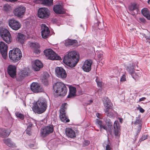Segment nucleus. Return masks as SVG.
Here are the masks:
<instances>
[{
	"instance_id": "58",
	"label": "nucleus",
	"mask_w": 150,
	"mask_h": 150,
	"mask_svg": "<svg viewBox=\"0 0 150 150\" xmlns=\"http://www.w3.org/2000/svg\"><path fill=\"white\" fill-rule=\"evenodd\" d=\"M99 115V114L98 113L96 114L97 116V117L98 118H100L98 117V115Z\"/></svg>"
},
{
	"instance_id": "29",
	"label": "nucleus",
	"mask_w": 150,
	"mask_h": 150,
	"mask_svg": "<svg viewBox=\"0 0 150 150\" xmlns=\"http://www.w3.org/2000/svg\"><path fill=\"white\" fill-rule=\"evenodd\" d=\"M65 45L67 46L69 45H75L77 43V41L75 40H72L70 39H68L65 41Z\"/></svg>"
},
{
	"instance_id": "12",
	"label": "nucleus",
	"mask_w": 150,
	"mask_h": 150,
	"mask_svg": "<svg viewBox=\"0 0 150 150\" xmlns=\"http://www.w3.org/2000/svg\"><path fill=\"white\" fill-rule=\"evenodd\" d=\"M8 46L4 42H0V51L4 59H6L7 55Z\"/></svg>"
},
{
	"instance_id": "63",
	"label": "nucleus",
	"mask_w": 150,
	"mask_h": 150,
	"mask_svg": "<svg viewBox=\"0 0 150 150\" xmlns=\"http://www.w3.org/2000/svg\"><path fill=\"white\" fill-rule=\"evenodd\" d=\"M23 72L22 73V76H23Z\"/></svg>"
},
{
	"instance_id": "55",
	"label": "nucleus",
	"mask_w": 150,
	"mask_h": 150,
	"mask_svg": "<svg viewBox=\"0 0 150 150\" xmlns=\"http://www.w3.org/2000/svg\"><path fill=\"white\" fill-rule=\"evenodd\" d=\"M33 126L32 124L31 123H29L28 126L27 128H31Z\"/></svg>"
},
{
	"instance_id": "45",
	"label": "nucleus",
	"mask_w": 150,
	"mask_h": 150,
	"mask_svg": "<svg viewBox=\"0 0 150 150\" xmlns=\"http://www.w3.org/2000/svg\"><path fill=\"white\" fill-rule=\"evenodd\" d=\"M96 81L97 83L98 86H99L101 88L102 86V82L98 81L97 79H96Z\"/></svg>"
},
{
	"instance_id": "32",
	"label": "nucleus",
	"mask_w": 150,
	"mask_h": 150,
	"mask_svg": "<svg viewBox=\"0 0 150 150\" xmlns=\"http://www.w3.org/2000/svg\"><path fill=\"white\" fill-rule=\"evenodd\" d=\"M96 123L99 126L100 129L103 128L106 130H108L107 127L105 126L103 124L101 120L98 119H96Z\"/></svg>"
},
{
	"instance_id": "37",
	"label": "nucleus",
	"mask_w": 150,
	"mask_h": 150,
	"mask_svg": "<svg viewBox=\"0 0 150 150\" xmlns=\"http://www.w3.org/2000/svg\"><path fill=\"white\" fill-rule=\"evenodd\" d=\"M16 115L18 117H19L20 119L23 120L24 118V116L21 113L19 112H16L15 113Z\"/></svg>"
},
{
	"instance_id": "43",
	"label": "nucleus",
	"mask_w": 150,
	"mask_h": 150,
	"mask_svg": "<svg viewBox=\"0 0 150 150\" xmlns=\"http://www.w3.org/2000/svg\"><path fill=\"white\" fill-rule=\"evenodd\" d=\"M134 73H135L136 74H134V77H136V78H135V79H135L136 78H137V76L138 77H139L140 76H141L142 75V73L141 72H135Z\"/></svg>"
},
{
	"instance_id": "6",
	"label": "nucleus",
	"mask_w": 150,
	"mask_h": 150,
	"mask_svg": "<svg viewBox=\"0 0 150 150\" xmlns=\"http://www.w3.org/2000/svg\"><path fill=\"white\" fill-rule=\"evenodd\" d=\"M44 53L45 55L47 57L48 59L51 60H60L61 58L52 49H49L44 50Z\"/></svg>"
},
{
	"instance_id": "20",
	"label": "nucleus",
	"mask_w": 150,
	"mask_h": 150,
	"mask_svg": "<svg viewBox=\"0 0 150 150\" xmlns=\"http://www.w3.org/2000/svg\"><path fill=\"white\" fill-rule=\"evenodd\" d=\"M114 128L115 136H118L120 134V128L119 122L116 120L114 124Z\"/></svg>"
},
{
	"instance_id": "34",
	"label": "nucleus",
	"mask_w": 150,
	"mask_h": 150,
	"mask_svg": "<svg viewBox=\"0 0 150 150\" xmlns=\"http://www.w3.org/2000/svg\"><path fill=\"white\" fill-rule=\"evenodd\" d=\"M53 0H42V3L46 6H50L53 5Z\"/></svg>"
},
{
	"instance_id": "17",
	"label": "nucleus",
	"mask_w": 150,
	"mask_h": 150,
	"mask_svg": "<svg viewBox=\"0 0 150 150\" xmlns=\"http://www.w3.org/2000/svg\"><path fill=\"white\" fill-rule=\"evenodd\" d=\"M33 63L32 67L35 71H39L40 69L43 67V65L42 64L39 60H35Z\"/></svg>"
},
{
	"instance_id": "13",
	"label": "nucleus",
	"mask_w": 150,
	"mask_h": 150,
	"mask_svg": "<svg viewBox=\"0 0 150 150\" xmlns=\"http://www.w3.org/2000/svg\"><path fill=\"white\" fill-rule=\"evenodd\" d=\"M55 71L56 76L59 78L64 79L67 76L66 72L62 68L57 67L55 68Z\"/></svg>"
},
{
	"instance_id": "26",
	"label": "nucleus",
	"mask_w": 150,
	"mask_h": 150,
	"mask_svg": "<svg viewBox=\"0 0 150 150\" xmlns=\"http://www.w3.org/2000/svg\"><path fill=\"white\" fill-rule=\"evenodd\" d=\"M25 36L22 34L18 33L17 35L16 40L21 44L23 43Z\"/></svg>"
},
{
	"instance_id": "41",
	"label": "nucleus",
	"mask_w": 150,
	"mask_h": 150,
	"mask_svg": "<svg viewBox=\"0 0 150 150\" xmlns=\"http://www.w3.org/2000/svg\"><path fill=\"white\" fill-rule=\"evenodd\" d=\"M44 75L45 76L46 78H45V81L44 83L45 85H48V83L47 81V78L48 77L49 75L47 72H45L44 73Z\"/></svg>"
},
{
	"instance_id": "60",
	"label": "nucleus",
	"mask_w": 150,
	"mask_h": 150,
	"mask_svg": "<svg viewBox=\"0 0 150 150\" xmlns=\"http://www.w3.org/2000/svg\"><path fill=\"white\" fill-rule=\"evenodd\" d=\"M33 144H31V145H30V146L31 147H33Z\"/></svg>"
},
{
	"instance_id": "28",
	"label": "nucleus",
	"mask_w": 150,
	"mask_h": 150,
	"mask_svg": "<svg viewBox=\"0 0 150 150\" xmlns=\"http://www.w3.org/2000/svg\"><path fill=\"white\" fill-rule=\"evenodd\" d=\"M4 143L9 147H14L15 146V144L10 139H5L4 140Z\"/></svg>"
},
{
	"instance_id": "59",
	"label": "nucleus",
	"mask_w": 150,
	"mask_h": 150,
	"mask_svg": "<svg viewBox=\"0 0 150 150\" xmlns=\"http://www.w3.org/2000/svg\"><path fill=\"white\" fill-rule=\"evenodd\" d=\"M89 101L90 103L93 102V101L92 100H90Z\"/></svg>"
},
{
	"instance_id": "44",
	"label": "nucleus",
	"mask_w": 150,
	"mask_h": 150,
	"mask_svg": "<svg viewBox=\"0 0 150 150\" xmlns=\"http://www.w3.org/2000/svg\"><path fill=\"white\" fill-rule=\"evenodd\" d=\"M106 150H112V146L110 144H108L106 146Z\"/></svg>"
},
{
	"instance_id": "40",
	"label": "nucleus",
	"mask_w": 150,
	"mask_h": 150,
	"mask_svg": "<svg viewBox=\"0 0 150 150\" xmlns=\"http://www.w3.org/2000/svg\"><path fill=\"white\" fill-rule=\"evenodd\" d=\"M141 121L140 119V118L139 117H136V120L134 122V124L135 125H138L139 124L140 125H142L141 124Z\"/></svg>"
},
{
	"instance_id": "56",
	"label": "nucleus",
	"mask_w": 150,
	"mask_h": 150,
	"mask_svg": "<svg viewBox=\"0 0 150 150\" xmlns=\"http://www.w3.org/2000/svg\"><path fill=\"white\" fill-rule=\"evenodd\" d=\"M100 24V22H98V23H97V25L98 26V27L99 29L101 28H100L99 26V24Z\"/></svg>"
},
{
	"instance_id": "15",
	"label": "nucleus",
	"mask_w": 150,
	"mask_h": 150,
	"mask_svg": "<svg viewBox=\"0 0 150 150\" xmlns=\"http://www.w3.org/2000/svg\"><path fill=\"white\" fill-rule=\"evenodd\" d=\"M30 89L35 93L42 92L43 91V89L40 86L39 84L34 82L32 83L31 84Z\"/></svg>"
},
{
	"instance_id": "21",
	"label": "nucleus",
	"mask_w": 150,
	"mask_h": 150,
	"mask_svg": "<svg viewBox=\"0 0 150 150\" xmlns=\"http://www.w3.org/2000/svg\"><path fill=\"white\" fill-rule=\"evenodd\" d=\"M69 93L67 96L68 98H71L76 95V88L71 86L69 87Z\"/></svg>"
},
{
	"instance_id": "64",
	"label": "nucleus",
	"mask_w": 150,
	"mask_h": 150,
	"mask_svg": "<svg viewBox=\"0 0 150 150\" xmlns=\"http://www.w3.org/2000/svg\"><path fill=\"white\" fill-rule=\"evenodd\" d=\"M25 75H27V74H25Z\"/></svg>"
},
{
	"instance_id": "62",
	"label": "nucleus",
	"mask_w": 150,
	"mask_h": 150,
	"mask_svg": "<svg viewBox=\"0 0 150 150\" xmlns=\"http://www.w3.org/2000/svg\"><path fill=\"white\" fill-rule=\"evenodd\" d=\"M150 0H149L148 1V3L149 4V3Z\"/></svg>"
},
{
	"instance_id": "27",
	"label": "nucleus",
	"mask_w": 150,
	"mask_h": 150,
	"mask_svg": "<svg viewBox=\"0 0 150 150\" xmlns=\"http://www.w3.org/2000/svg\"><path fill=\"white\" fill-rule=\"evenodd\" d=\"M143 15L147 18L148 20H150V13L149 12L148 9L144 8L141 11Z\"/></svg>"
},
{
	"instance_id": "19",
	"label": "nucleus",
	"mask_w": 150,
	"mask_h": 150,
	"mask_svg": "<svg viewBox=\"0 0 150 150\" xmlns=\"http://www.w3.org/2000/svg\"><path fill=\"white\" fill-rule=\"evenodd\" d=\"M11 132V130L8 129L0 128V137L5 138L8 137Z\"/></svg>"
},
{
	"instance_id": "49",
	"label": "nucleus",
	"mask_w": 150,
	"mask_h": 150,
	"mask_svg": "<svg viewBox=\"0 0 150 150\" xmlns=\"http://www.w3.org/2000/svg\"><path fill=\"white\" fill-rule=\"evenodd\" d=\"M138 109L139 110L140 112L142 113H143L144 112V110L140 106H139V107L138 108Z\"/></svg>"
},
{
	"instance_id": "46",
	"label": "nucleus",
	"mask_w": 150,
	"mask_h": 150,
	"mask_svg": "<svg viewBox=\"0 0 150 150\" xmlns=\"http://www.w3.org/2000/svg\"><path fill=\"white\" fill-rule=\"evenodd\" d=\"M126 76L125 74H123L120 79V81L123 82L126 81Z\"/></svg>"
},
{
	"instance_id": "42",
	"label": "nucleus",
	"mask_w": 150,
	"mask_h": 150,
	"mask_svg": "<svg viewBox=\"0 0 150 150\" xmlns=\"http://www.w3.org/2000/svg\"><path fill=\"white\" fill-rule=\"evenodd\" d=\"M137 20L140 23H145L146 22L145 19L143 17L139 18Z\"/></svg>"
},
{
	"instance_id": "53",
	"label": "nucleus",
	"mask_w": 150,
	"mask_h": 150,
	"mask_svg": "<svg viewBox=\"0 0 150 150\" xmlns=\"http://www.w3.org/2000/svg\"><path fill=\"white\" fill-rule=\"evenodd\" d=\"M146 99V98L145 97H142L139 99V102L144 100Z\"/></svg>"
},
{
	"instance_id": "36",
	"label": "nucleus",
	"mask_w": 150,
	"mask_h": 150,
	"mask_svg": "<svg viewBox=\"0 0 150 150\" xmlns=\"http://www.w3.org/2000/svg\"><path fill=\"white\" fill-rule=\"evenodd\" d=\"M97 55L99 59H102L103 58V52L101 51H99L97 52Z\"/></svg>"
},
{
	"instance_id": "23",
	"label": "nucleus",
	"mask_w": 150,
	"mask_h": 150,
	"mask_svg": "<svg viewBox=\"0 0 150 150\" xmlns=\"http://www.w3.org/2000/svg\"><path fill=\"white\" fill-rule=\"evenodd\" d=\"M103 100L105 109H109L112 108L111 105V103L107 97L104 98Z\"/></svg>"
},
{
	"instance_id": "18",
	"label": "nucleus",
	"mask_w": 150,
	"mask_h": 150,
	"mask_svg": "<svg viewBox=\"0 0 150 150\" xmlns=\"http://www.w3.org/2000/svg\"><path fill=\"white\" fill-rule=\"evenodd\" d=\"M53 9L54 12L57 14H64L65 13L63 7L60 4L54 5Z\"/></svg>"
},
{
	"instance_id": "52",
	"label": "nucleus",
	"mask_w": 150,
	"mask_h": 150,
	"mask_svg": "<svg viewBox=\"0 0 150 150\" xmlns=\"http://www.w3.org/2000/svg\"><path fill=\"white\" fill-rule=\"evenodd\" d=\"M148 35H146L145 34H144V36L146 38V39H150V34L149 33V34Z\"/></svg>"
},
{
	"instance_id": "51",
	"label": "nucleus",
	"mask_w": 150,
	"mask_h": 150,
	"mask_svg": "<svg viewBox=\"0 0 150 150\" xmlns=\"http://www.w3.org/2000/svg\"><path fill=\"white\" fill-rule=\"evenodd\" d=\"M90 143V142L88 140L85 141L84 144L85 146L88 145Z\"/></svg>"
},
{
	"instance_id": "9",
	"label": "nucleus",
	"mask_w": 150,
	"mask_h": 150,
	"mask_svg": "<svg viewBox=\"0 0 150 150\" xmlns=\"http://www.w3.org/2000/svg\"><path fill=\"white\" fill-rule=\"evenodd\" d=\"M9 26L13 30H17L20 29L21 27V24L18 21L13 19L9 20Z\"/></svg>"
},
{
	"instance_id": "61",
	"label": "nucleus",
	"mask_w": 150,
	"mask_h": 150,
	"mask_svg": "<svg viewBox=\"0 0 150 150\" xmlns=\"http://www.w3.org/2000/svg\"><path fill=\"white\" fill-rule=\"evenodd\" d=\"M135 13H132V15H133V16L134 15H135Z\"/></svg>"
},
{
	"instance_id": "35",
	"label": "nucleus",
	"mask_w": 150,
	"mask_h": 150,
	"mask_svg": "<svg viewBox=\"0 0 150 150\" xmlns=\"http://www.w3.org/2000/svg\"><path fill=\"white\" fill-rule=\"evenodd\" d=\"M138 6L137 4L136 3H133L129 6V9L130 11H133L134 10H136L137 12L138 11Z\"/></svg>"
},
{
	"instance_id": "38",
	"label": "nucleus",
	"mask_w": 150,
	"mask_h": 150,
	"mask_svg": "<svg viewBox=\"0 0 150 150\" xmlns=\"http://www.w3.org/2000/svg\"><path fill=\"white\" fill-rule=\"evenodd\" d=\"M11 9V6L8 4L5 5L4 7V9L6 11H9Z\"/></svg>"
},
{
	"instance_id": "47",
	"label": "nucleus",
	"mask_w": 150,
	"mask_h": 150,
	"mask_svg": "<svg viewBox=\"0 0 150 150\" xmlns=\"http://www.w3.org/2000/svg\"><path fill=\"white\" fill-rule=\"evenodd\" d=\"M31 133V128H27L26 130V133L30 135Z\"/></svg>"
},
{
	"instance_id": "14",
	"label": "nucleus",
	"mask_w": 150,
	"mask_h": 150,
	"mask_svg": "<svg viewBox=\"0 0 150 150\" xmlns=\"http://www.w3.org/2000/svg\"><path fill=\"white\" fill-rule=\"evenodd\" d=\"M92 61L91 59H88L85 61L82 66L83 70L86 72H88L91 69Z\"/></svg>"
},
{
	"instance_id": "33",
	"label": "nucleus",
	"mask_w": 150,
	"mask_h": 150,
	"mask_svg": "<svg viewBox=\"0 0 150 150\" xmlns=\"http://www.w3.org/2000/svg\"><path fill=\"white\" fill-rule=\"evenodd\" d=\"M105 121L109 128V131L110 132L112 128V123L109 118H106L105 120Z\"/></svg>"
},
{
	"instance_id": "24",
	"label": "nucleus",
	"mask_w": 150,
	"mask_h": 150,
	"mask_svg": "<svg viewBox=\"0 0 150 150\" xmlns=\"http://www.w3.org/2000/svg\"><path fill=\"white\" fill-rule=\"evenodd\" d=\"M66 133L68 137L71 138H73L76 137L74 131L71 128H66Z\"/></svg>"
},
{
	"instance_id": "31",
	"label": "nucleus",
	"mask_w": 150,
	"mask_h": 150,
	"mask_svg": "<svg viewBox=\"0 0 150 150\" xmlns=\"http://www.w3.org/2000/svg\"><path fill=\"white\" fill-rule=\"evenodd\" d=\"M105 112L106 115L110 117H112L113 116V110L112 108L109 109H105Z\"/></svg>"
},
{
	"instance_id": "2",
	"label": "nucleus",
	"mask_w": 150,
	"mask_h": 150,
	"mask_svg": "<svg viewBox=\"0 0 150 150\" xmlns=\"http://www.w3.org/2000/svg\"><path fill=\"white\" fill-rule=\"evenodd\" d=\"M47 106L46 99L44 98H40L34 104L33 110L35 113L41 114L45 111Z\"/></svg>"
},
{
	"instance_id": "22",
	"label": "nucleus",
	"mask_w": 150,
	"mask_h": 150,
	"mask_svg": "<svg viewBox=\"0 0 150 150\" xmlns=\"http://www.w3.org/2000/svg\"><path fill=\"white\" fill-rule=\"evenodd\" d=\"M30 46L33 49L34 53L37 54H38L40 53V51L39 49V48H40V45L38 43H31V45Z\"/></svg>"
},
{
	"instance_id": "5",
	"label": "nucleus",
	"mask_w": 150,
	"mask_h": 150,
	"mask_svg": "<svg viewBox=\"0 0 150 150\" xmlns=\"http://www.w3.org/2000/svg\"><path fill=\"white\" fill-rule=\"evenodd\" d=\"M0 34L3 40L8 44L12 40L11 35L9 31L6 29L1 28L0 29Z\"/></svg>"
},
{
	"instance_id": "30",
	"label": "nucleus",
	"mask_w": 150,
	"mask_h": 150,
	"mask_svg": "<svg viewBox=\"0 0 150 150\" xmlns=\"http://www.w3.org/2000/svg\"><path fill=\"white\" fill-rule=\"evenodd\" d=\"M127 70L129 73L132 75V77L134 78L135 79L136 77H134V74H136L134 73L133 66L132 65L129 66L127 68Z\"/></svg>"
},
{
	"instance_id": "54",
	"label": "nucleus",
	"mask_w": 150,
	"mask_h": 150,
	"mask_svg": "<svg viewBox=\"0 0 150 150\" xmlns=\"http://www.w3.org/2000/svg\"><path fill=\"white\" fill-rule=\"evenodd\" d=\"M4 110L6 112V113L8 112V109L6 107H4Z\"/></svg>"
},
{
	"instance_id": "4",
	"label": "nucleus",
	"mask_w": 150,
	"mask_h": 150,
	"mask_svg": "<svg viewBox=\"0 0 150 150\" xmlns=\"http://www.w3.org/2000/svg\"><path fill=\"white\" fill-rule=\"evenodd\" d=\"M22 56V54L20 49L18 48L10 50L9 52V57L14 62L20 60Z\"/></svg>"
},
{
	"instance_id": "11",
	"label": "nucleus",
	"mask_w": 150,
	"mask_h": 150,
	"mask_svg": "<svg viewBox=\"0 0 150 150\" xmlns=\"http://www.w3.org/2000/svg\"><path fill=\"white\" fill-rule=\"evenodd\" d=\"M41 35L44 39L48 38L50 35V31L49 28L45 24H42L41 26Z\"/></svg>"
},
{
	"instance_id": "57",
	"label": "nucleus",
	"mask_w": 150,
	"mask_h": 150,
	"mask_svg": "<svg viewBox=\"0 0 150 150\" xmlns=\"http://www.w3.org/2000/svg\"><path fill=\"white\" fill-rule=\"evenodd\" d=\"M120 120V122L121 123H122V119H121V118H120L119 119Z\"/></svg>"
},
{
	"instance_id": "7",
	"label": "nucleus",
	"mask_w": 150,
	"mask_h": 150,
	"mask_svg": "<svg viewBox=\"0 0 150 150\" xmlns=\"http://www.w3.org/2000/svg\"><path fill=\"white\" fill-rule=\"evenodd\" d=\"M50 15V12L48 9L45 7L40 8L38 11V15L39 17L43 19L48 18Z\"/></svg>"
},
{
	"instance_id": "16",
	"label": "nucleus",
	"mask_w": 150,
	"mask_h": 150,
	"mask_svg": "<svg viewBox=\"0 0 150 150\" xmlns=\"http://www.w3.org/2000/svg\"><path fill=\"white\" fill-rule=\"evenodd\" d=\"M7 71L8 74L12 78H14L16 75V66L10 65L7 68Z\"/></svg>"
},
{
	"instance_id": "8",
	"label": "nucleus",
	"mask_w": 150,
	"mask_h": 150,
	"mask_svg": "<svg viewBox=\"0 0 150 150\" xmlns=\"http://www.w3.org/2000/svg\"><path fill=\"white\" fill-rule=\"evenodd\" d=\"M54 131V127L52 125H50L42 129L40 131L41 136L44 137L52 133Z\"/></svg>"
},
{
	"instance_id": "10",
	"label": "nucleus",
	"mask_w": 150,
	"mask_h": 150,
	"mask_svg": "<svg viewBox=\"0 0 150 150\" xmlns=\"http://www.w3.org/2000/svg\"><path fill=\"white\" fill-rule=\"evenodd\" d=\"M26 8L23 6H20L16 8L13 11L14 15L18 17H22L24 14Z\"/></svg>"
},
{
	"instance_id": "50",
	"label": "nucleus",
	"mask_w": 150,
	"mask_h": 150,
	"mask_svg": "<svg viewBox=\"0 0 150 150\" xmlns=\"http://www.w3.org/2000/svg\"><path fill=\"white\" fill-rule=\"evenodd\" d=\"M142 128V125H139V127H138V129L137 130V133H139L140 132Z\"/></svg>"
},
{
	"instance_id": "48",
	"label": "nucleus",
	"mask_w": 150,
	"mask_h": 150,
	"mask_svg": "<svg viewBox=\"0 0 150 150\" xmlns=\"http://www.w3.org/2000/svg\"><path fill=\"white\" fill-rule=\"evenodd\" d=\"M147 138V136L145 135H143L140 139V141H143Z\"/></svg>"
},
{
	"instance_id": "25",
	"label": "nucleus",
	"mask_w": 150,
	"mask_h": 150,
	"mask_svg": "<svg viewBox=\"0 0 150 150\" xmlns=\"http://www.w3.org/2000/svg\"><path fill=\"white\" fill-rule=\"evenodd\" d=\"M60 113L59 117L62 122H69V120L67 119V116L66 115L65 111H60Z\"/></svg>"
},
{
	"instance_id": "3",
	"label": "nucleus",
	"mask_w": 150,
	"mask_h": 150,
	"mask_svg": "<svg viewBox=\"0 0 150 150\" xmlns=\"http://www.w3.org/2000/svg\"><path fill=\"white\" fill-rule=\"evenodd\" d=\"M53 89L57 95L64 96L67 92V88L65 84L60 82H57L54 84Z\"/></svg>"
},
{
	"instance_id": "1",
	"label": "nucleus",
	"mask_w": 150,
	"mask_h": 150,
	"mask_svg": "<svg viewBox=\"0 0 150 150\" xmlns=\"http://www.w3.org/2000/svg\"><path fill=\"white\" fill-rule=\"evenodd\" d=\"M79 58V54L75 51L69 52L64 57L63 62L71 68L74 67L78 62Z\"/></svg>"
},
{
	"instance_id": "39",
	"label": "nucleus",
	"mask_w": 150,
	"mask_h": 150,
	"mask_svg": "<svg viewBox=\"0 0 150 150\" xmlns=\"http://www.w3.org/2000/svg\"><path fill=\"white\" fill-rule=\"evenodd\" d=\"M67 104L66 103L62 104L61 106L60 111H65L67 109L66 105Z\"/></svg>"
}]
</instances>
